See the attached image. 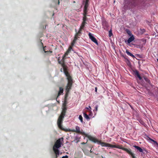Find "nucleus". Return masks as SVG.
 Masks as SVG:
<instances>
[{
    "instance_id": "obj_19",
    "label": "nucleus",
    "mask_w": 158,
    "mask_h": 158,
    "mask_svg": "<svg viewBox=\"0 0 158 158\" xmlns=\"http://www.w3.org/2000/svg\"><path fill=\"white\" fill-rule=\"evenodd\" d=\"M150 140L153 142L154 143H156L157 145V146H158V143H157L156 141L150 138Z\"/></svg>"
},
{
    "instance_id": "obj_9",
    "label": "nucleus",
    "mask_w": 158,
    "mask_h": 158,
    "mask_svg": "<svg viewBox=\"0 0 158 158\" xmlns=\"http://www.w3.org/2000/svg\"><path fill=\"white\" fill-rule=\"evenodd\" d=\"M135 39V38L133 35H131V36L128 39L127 41L128 44H129L131 42L133 41Z\"/></svg>"
},
{
    "instance_id": "obj_3",
    "label": "nucleus",
    "mask_w": 158,
    "mask_h": 158,
    "mask_svg": "<svg viewBox=\"0 0 158 158\" xmlns=\"http://www.w3.org/2000/svg\"><path fill=\"white\" fill-rule=\"evenodd\" d=\"M63 139L62 138L58 139L55 144L53 147V150L55 153L57 155H59V152L58 148L61 147V145L62 144Z\"/></svg>"
},
{
    "instance_id": "obj_24",
    "label": "nucleus",
    "mask_w": 158,
    "mask_h": 158,
    "mask_svg": "<svg viewBox=\"0 0 158 158\" xmlns=\"http://www.w3.org/2000/svg\"><path fill=\"white\" fill-rule=\"evenodd\" d=\"M67 101L65 99V100H64V103L63 104V106H66V105H67Z\"/></svg>"
},
{
    "instance_id": "obj_28",
    "label": "nucleus",
    "mask_w": 158,
    "mask_h": 158,
    "mask_svg": "<svg viewBox=\"0 0 158 158\" xmlns=\"http://www.w3.org/2000/svg\"><path fill=\"white\" fill-rule=\"evenodd\" d=\"M97 87H96L95 88V90L96 92H97Z\"/></svg>"
},
{
    "instance_id": "obj_1",
    "label": "nucleus",
    "mask_w": 158,
    "mask_h": 158,
    "mask_svg": "<svg viewBox=\"0 0 158 158\" xmlns=\"http://www.w3.org/2000/svg\"><path fill=\"white\" fill-rule=\"evenodd\" d=\"M90 139L94 141L95 143H97L98 144H101L102 147H108L111 148H116L122 149L126 151L127 153L130 154L133 158H135L134 155L131 152V149L123 148L122 145L111 144L108 143L102 142L101 141H99L96 139L92 137H90Z\"/></svg>"
},
{
    "instance_id": "obj_7",
    "label": "nucleus",
    "mask_w": 158,
    "mask_h": 158,
    "mask_svg": "<svg viewBox=\"0 0 158 158\" xmlns=\"http://www.w3.org/2000/svg\"><path fill=\"white\" fill-rule=\"evenodd\" d=\"M63 121H60V123H57V125L58 127L64 131L66 132L69 131V132H74V131H74V129H65L63 128V127H62V125H61Z\"/></svg>"
},
{
    "instance_id": "obj_14",
    "label": "nucleus",
    "mask_w": 158,
    "mask_h": 158,
    "mask_svg": "<svg viewBox=\"0 0 158 158\" xmlns=\"http://www.w3.org/2000/svg\"><path fill=\"white\" fill-rule=\"evenodd\" d=\"M63 89L62 88H60V91L58 93V97L60 95H61L63 93Z\"/></svg>"
},
{
    "instance_id": "obj_11",
    "label": "nucleus",
    "mask_w": 158,
    "mask_h": 158,
    "mask_svg": "<svg viewBox=\"0 0 158 158\" xmlns=\"http://www.w3.org/2000/svg\"><path fill=\"white\" fill-rule=\"evenodd\" d=\"M133 147L136 149L138 150L140 152H143V149H142L140 147L136 145L133 146Z\"/></svg>"
},
{
    "instance_id": "obj_25",
    "label": "nucleus",
    "mask_w": 158,
    "mask_h": 158,
    "mask_svg": "<svg viewBox=\"0 0 158 158\" xmlns=\"http://www.w3.org/2000/svg\"><path fill=\"white\" fill-rule=\"evenodd\" d=\"M85 109H89V111L90 112H91V107L90 106H89V107H86L85 108Z\"/></svg>"
},
{
    "instance_id": "obj_22",
    "label": "nucleus",
    "mask_w": 158,
    "mask_h": 158,
    "mask_svg": "<svg viewBox=\"0 0 158 158\" xmlns=\"http://www.w3.org/2000/svg\"><path fill=\"white\" fill-rule=\"evenodd\" d=\"M127 32L128 34H129L130 35V36H131V35H132L131 34V31L129 30H128L127 31Z\"/></svg>"
},
{
    "instance_id": "obj_10",
    "label": "nucleus",
    "mask_w": 158,
    "mask_h": 158,
    "mask_svg": "<svg viewBox=\"0 0 158 158\" xmlns=\"http://www.w3.org/2000/svg\"><path fill=\"white\" fill-rule=\"evenodd\" d=\"M88 0H86V2H85V6L84 10V13L85 14H86L87 10V8L88 6V5L87 4V2H88Z\"/></svg>"
},
{
    "instance_id": "obj_16",
    "label": "nucleus",
    "mask_w": 158,
    "mask_h": 158,
    "mask_svg": "<svg viewBox=\"0 0 158 158\" xmlns=\"http://www.w3.org/2000/svg\"><path fill=\"white\" fill-rule=\"evenodd\" d=\"M147 152L146 150H145V149H143V152H142L141 154V156H144L145 152Z\"/></svg>"
},
{
    "instance_id": "obj_5",
    "label": "nucleus",
    "mask_w": 158,
    "mask_h": 158,
    "mask_svg": "<svg viewBox=\"0 0 158 158\" xmlns=\"http://www.w3.org/2000/svg\"><path fill=\"white\" fill-rule=\"evenodd\" d=\"M62 109L63 110L62 112H61V114L57 120V123H60V121H63V118L65 115L66 110H67V107L65 106H63Z\"/></svg>"
},
{
    "instance_id": "obj_23",
    "label": "nucleus",
    "mask_w": 158,
    "mask_h": 158,
    "mask_svg": "<svg viewBox=\"0 0 158 158\" xmlns=\"http://www.w3.org/2000/svg\"><path fill=\"white\" fill-rule=\"evenodd\" d=\"M112 35V33L111 31V30H110L109 31V35L110 37H111V36Z\"/></svg>"
},
{
    "instance_id": "obj_27",
    "label": "nucleus",
    "mask_w": 158,
    "mask_h": 158,
    "mask_svg": "<svg viewBox=\"0 0 158 158\" xmlns=\"http://www.w3.org/2000/svg\"><path fill=\"white\" fill-rule=\"evenodd\" d=\"M62 158H68V156H64Z\"/></svg>"
},
{
    "instance_id": "obj_17",
    "label": "nucleus",
    "mask_w": 158,
    "mask_h": 158,
    "mask_svg": "<svg viewBox=\"0 0 158 158\" xmlns=\"http://www.w3.org/2000/svg\"><path fill=\"white\" fill-rule=\"evenodd\" d=\"M86 23H85V22H83L82 23V24L80 27V29L81 30L84 28V27L85 26V24Z\"/></svg>"
},
{
    "instance_id": "obj_6",
    "label": "nucleus",
    "mask_w": 158,
    "mask_h": 158,
    "mask_svg": "<svg viewBox=\"0 0 158 158\" xmlns=\"http://www.w3.org/2000/svg\"><path fill=\"white\" fill-rule=\"evenodd\" d=\"M75 128H76V129L75 130L74 129V131H74V132H76L77 133H80L82 135H85L86 136H87L88 137V138H89V140L92 141L93 142H94V143H95V142L94 141H93V140H92L90 139V137H92L93 138H95L97 139L95 137H92V136H90L88 135L87 134H86L84 132L82 131H81L80 130V128L79 127H78V126H76L75 127Z\"/></svg>"
},
{
    "instance_id": "obj_21",
    "label": "nucleus",
    "mask_w": 158,
    "mask_h": 158,
    "mask_svg": "<svg viewBox=\"0 0 158 158\" xmlns=\"http://www.w3.org/2000/svg\"><path fill=\"white\" fill-rule=\"evenodd\" d=\"M77 37L76 36L75 38H74V39L73 40V43H72V46H73L74 44V43H74L75 42V41H76V40H77Z\"/></svg>"
},
{
    "instance_id": "obj_29",
    "label": "nucleus",
    "mask_w": 158,
    "mask_h": 158,
    "mask_svg": "<svg viewBox=\"0 0 158 158\" xmlns=\"http://www.w3.org/2000/svg\"><path fill=\"white\" fill-rule=\"evenodd\" d=\"M60 3V2H59V0H58V4H59Z\"/></svg>"
},
{
    "instance_id": "obj_4",
    "label": "nucleus",
    "mask_w": 158,
    "mask_h": 158,
    "mask_svg": "<svg viewBox=\"0 0 158 158\" xmlns=\"http://www.w3.org/2000/svg\"><path fill=\"white\" fill-rule=\"evenodd\" d=\"M72 49L71 46H70L67 52L64 54V56H63L62 59L60 60L59 58L58 59V61L59 63L61 64L63 69H66V66L65 65L64 61L65 59L66 58L65 57L68 55V54L71 52V50Z\"/></svg>"
},
{
    "instance_id": "obj_13",
    "label": "nucleus",
    "mask_w": 158,
    "mask_h": 158,
    "mask_svg": "<svg viewBox=\"0 0 158 158\" xmlns=\"http://www.w3.org/2000/svg\"><path fill=\"white\" fill-rule=\"evenodd\" d=\"M135 74L137 76V77L139 78V79L140 80H141V78L138 72L137 71H136L135 72Z\"/></svg>"
},
{
    "instance_id": "obj_8",
    "label": "nucleus",
    "mask_w": 158,
    "mask_h": 158,
    "mask_svg": "<svg viewBox=\"0 0 158 158\" xmlns=\"http://www.w3.org/2000/svg\"><path fill=\"white\" fill-rule=\"evenodd\" d=\"M89 38L92 41L96 44H98L97 40L94 37L93 35V34H92L90 33H89Z\"/></svg>"
},
{
    "instance_id": "obj_18",
    "label": "nucleus",
    "mask_w": 158,
    "mask_h": 158,
    "mask_svg": "<svg viewBox=\"0 0 158 158\" xmlns=\"http://www.w3.org/2000/svg\"><path fill=\"white\" fill-rule=\"evenodd\" d=\"M86 14H85L84 13V16L83 17V22H85V23H86L85 21L86 20Z\"/></svg>"
},
{
    "instance_id": "obj_26",
    "label": "nucleus",
    "mask_w": 158,
    "mask_h": 158,
    "mask_svg": "<svg viewBox=\"0 0 158 158\" xmlns=\"http://www.w3.org/2000/svg\"><path fill=\"white\" fill-rule=\"evenodd\" d=\"M98 106L97 105L95 106V110L96 111H97L98 110Z\"/></svg>"
},
{
    "instance_id": "obj_30",
    "label": "nucleus",
    "mask_w": 158,
    "mask_h": 158,
    "mask_svg": "<svg viewBox=\"0 0 158 158\" xmlns=\"http://www.w3.org/2000/svg\"><path fill=\"white\" fill-rule=\"evenodd\" d=\"M157 61L158 62V59H157Z\"/></svg>"
},
{
    "instance_id": "obj_2",
    "label": "nucleus",
    "mask_w": 158,
    "mask_h": 158,
    "mask_svg": "<svg viewBox=\"0 0 158 158\" xmlns=\"http://www.w3.org/2000/svg\"><path fill=\"white\" fill-rule=\"evenodd\" d=\"M63 70L64 73L66 75L68 81V83L66 88V93L65 95L67 96L70 89H71L73 83V81L72 78L67 71L66 69H63Z\"/></svg>"
},
{
    "instance_id": "obj_15",
    "label": "nucleus",
    "mask_w": 158,
    "mask_h": 158,
    "mask_svg": "<svg viewBox=\"0 0 158 158\" xmlns=\"http://www.w3.org/2000/svg\"><path fill=\"white\" fill-rule=\"evenodd\" d=\"M84 117L85 118H86L87 119H89V118L88 116V115H87L85 113H83Z\"/></svg>"
},
{
    "instance_id": "obj_20",
    "label": "nucleus",
    "mask_w": 158,
    "mask_h": 158,
    "mask_svg": "<svg viewBox=\"0 0 158 158\" xmlns=\"http://www.w3.org/2000/svg\"><path fill=\"white\" fill-rule=\"evenodd\" d=\"M79 119L80 120L81 122H83V118L82 116L81 115H80L79 116Z\"/></svg>"
},
{
    "instance_id": "obj_12",
    "label": "nucleus",
    "mask_w": 158,
    "mask_h": 158,
    "mask_svg": "<svg viewBox=\"0 0 158 158\" xmlns=\"http://www.w3.org/2000/svg\"><path fill=\"white\" fill-rule=\"evenodd\" d=\"M126 53L128 55L131 56L133 58H134L135 57L131 53L129 52L127 50H126Z\"/></svg>"
}]
</instances>
